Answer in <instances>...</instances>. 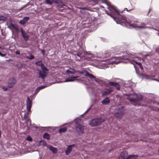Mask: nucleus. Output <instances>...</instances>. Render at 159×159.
<instances>
[{"mask_svg":"<svg viewBox=\"0 0 159 159\" xmlns=\"http://www.w3.org/2000/svg\"><path fill=\"white\" fill-rule=\"evenodd\" d=\"M107 6L108 9L111 12L110 13H109L108 11H106V14L109 15L111 17L113 18L117 24H120L122 25H125L129 27H132L137 29L146 28L152 29L150 27H146V25L144 23H142L140 24L135 23L132 24L131 21L129 22L127 21L124 16L120 15L118 11L114 6L112 5L110 3L108 4Z\"/></svg>","mask_w":159,"mask_h":159,"instance_id":"1","label":"nucleus"},{"mask_svg":"<svg viewBox=\"0 0 159 159\" xmlns=\"http://www.w3.org/2000/svg\"><path fill=\"white\" fill-rule=\"evenodd\" d=\"M131 57L130 56H129L128 55L126 54L124 55L123 57H115L112 59V61L109 60H105V62L102 61L101 63V65H103V66L102 68L105 69L106 68L108 67L107 65L110 64H113L115 63L117 64L120 62H122L124 63H128L130 62L134 64L133 62H135L136 64L140 66V68L143 69V67L142 66L141 63L140 62H137L136 60L135 59V58H131Z\"/></svg>","mask_w":159,"mask_h":159,"instance_id":"2","label":"nucleus"},{"mask_svg":"<svg viewBox=\"0 0 159 159\" xmlns=\"http://www.w3.org/2000/svg\"><path fill=\"white\" fill-rule=\"evenodd\" d=\"M128 97L127 99L133 103L134 105H135V102L141 100L143 99V96L141 95H138L137 94L134 93L133 94H129L127 95Z\"/></svg>","mask_w":159,"mask_h":159,"instance_id":"3","label":"nucleus"},{"mask_svg":"<svg viewBox=\"0 0 159 159\" xmlns=\"http://www.w3.org/2000/svg\"><path fill=\"white\" fill-rule=\"evenodd\" d=\"M76 121V129L79 134H82L83 133L84 126L80 119H77Z\"/></svg>","mask_w":159,"mask_h":159,"instance_id":"4","label":"nucleus"},{"mask_svg":"<svg viewBox=\"0 0 159 159\" xmlns=\"http://www.w3.org/2000/svg\"><path fill=\"white\" fill-rule=\"evenodd\" d=\"M103 119L98 118L92 119L89 122V125L92 126H96L104 122Z\"/></svg>","mask_w":159,"mask_h":159,"instance_id":"5","label":"nucleus"},{"mask_svg":"<svg viewBox=\"0 0 159 159\" xmlns=\"http://www.w3.org/2000/svg\"><path fill=\"white\" fill-rule=\"evenodd\" d=\"M136 157V155H129L127 157V153L126 152H122L120 153L118 159H128L129 158L134 159Z\"/></svg>","mask_w":159,"mask_h":159,"instance_id":"6","label":"nucleus"},{"mask_svg":"<svg viewBox=\"0 0 159 159\" xmlns=\"http://www.w3.org/2000/svg\"><path fill=\"white\" fill-rule=\"evenodd\" d=\"M120 107H120H119L118 110H116L115 111V115L118 118L121 117L124 113L123 108H122L121 106Z\"/></svg>","mask_w":159,"mask_h":159,"instance_id":"7","label":"nucleus"},{"mask_svg":"<svg viewBox=\"0 0 159 159\" xmlns=\"http://www.w3.org/2000/svg\"><path fill=\"white\" fill-rule=\"evenodd\" d=\"M79 77L78 76H71L66 79L65 80L61 82H74L77 80V78Z\"/></svg>","mask_w":159,"mask_h":159,"instance_id":"8","label":"nucleus"},{"mask_svg":"<svg viewBox=\"0 0 159 159\" xmlns=\"http://www.w3.org/2000/svg\"><path fill=\"white\" fill-rule=\"evenodd\" d=\"M77 55L80 58L82 57H87V55H89L90 57H92L93 55L91 53H88L87 52L84 51L82 53H79L77 54Z\"/></svg>","mask_w":159,"mask_h":159,"instance_id":"9","label":"nucleus"},{"mask_svg":"<svg viewBox=\"0 0 159 159\" xmlns=\"http://www.w3.org/2000/svg\"><path fill=\"white\" fill-rule=\"evenodd\" d=\"M16 82V80L13 78H10L8 82L9 86L10 88L12 87Z\"/></svg>","mask_w":159,"mask_h":159,"instance_id":"10","label":"nucleus"},{"mask_svg":"<svg viewBox=\"0 0 159 159\" xmlns=\"http://www.w3.org/2000/svg\"><path fill=\"white\" fill-rule=\"evenodd\" d=\"M27 109L28 112L31 111V108L32 106V101L29 98H28L27 99Z\"/></svg>","mask_w":159,"mask_h":159,"instance_id":"11","label":"nucleus"},{"mask_svg":"<svg viewBox=\"0 0 159 159\" xmlns=\"http://www.w3.org/2000/svg\"><path fill=\"white\" fill-rule=\"evenodd\" d=\"M39 77L44 79L47 75V72L45 71H41V70H39Z\"/></svg>","mask_w":159,"mask_h":159,"instance_id":"12","label":"nucleus"},{"mask_svg":"<svg viewBox=\"0 0 159 159\" xmlns=\"http://www.w3.org/2000/svg\"><path fill=\"white\" fill-rule=\"evenodd\" d=\"M52 2L57 4V5L59 8L62 7L65 5L64 4L61 0H52Z\"/></svg>","mask_w":159,"mask_h":159,"instance_id":"13","label":"nucleus"},{"mask_svg":"<svg viewBox=\"0 0 159 159\" xmlns=\"http://www.w3.org/2000/svg\"><path fill=\"white\" fill-rule=\"evenodd\" d=\"M84 75L86 76L89 77L90 79H92V80H94L96 81H97L96 77L92 74H89L87 72H84Z\"/></svg>","mask_w":159,"mask_h":159,"instance_id":"14","label":"nucleus"},{"mask_svg":"<svg viewBox=\"0 0 159 159\" xmlns=\"http://www.w3.org/2000/svg\"><path fill=\"white\" fill-rule=\"evenodd\" d=\"M75 144L68 146L67 149L65 151V153L67 155H69L71 151L72 148L75 147Z\"/></svg>","mask_w":159,"mask_h":159,"instance_id":"15","label":"nucleus"},{"mask_svg":"<svg viewBox=\"0 0 159 159\" xmlns=\"http://www.w3.org/2000/svg\"><path fill=\"white\" fill-rule=\"evenodd\" d=\"M21 32L25 40L27 41L29 39V37L28 35L23 30H21Z\"/></svg>","mask_w":159,"mask_h":159,"instance_id":"16","label":"nucleus"},{"mask_svg":"<svg viewBox=\"0 0 159 159\" xmlns=\"http://www.w3.org/2000/svg\"><path fill=\"white\" fill-rule=\"evenodd\" d=\"M109 84L111 86H115L118 90H119L120 89V86L117 83L110 81L109 82Z\"/></svg>","mask_w":159,"mask_h":159,"instance_id":"17","label":"nucleus"},{"mask_svg":"<svg viewBox=\"0 0 159 159\" xmlns=\"http://www.w3.org/2000/svg\"><path fill=\"white\" fill-rule=\"evenodd\" d=\"M47 148L53 153H56L57 152V148L52 147L51 146H48Z\"/></svg>","mask_w":159,"mask_h":159,"instance_id":"18","label":"nucleus"},{"mask_svg":"<svg viewBox=\"0 0 159 159\" xmlns=\"http://www.w3.org/2000/svg\"><path fill=\"white\" fill-rule=\"evenodd\" d=\"M29 17H25L22 20L20 21V23L21 25H23L29 20Z\"/></svg>","mask_w":159,"mask_h":159,"instance_id":"19","label":"nucleus"},{"mask_svg":"<svg viewBox=\"0 0 159 159\" xmlns=\"http://www.w3.org/2000/svg\"><path fill=\"white\" fill-rule=\"evenodd\" d=\"M76 71L74 69L70 68L69 69L67 70H66V73L67 74H74L76 72Z\"/></svg>","mask_w":159,"mask_h":159,"instance_id":"20","label":"nucleus"},{"mask_svg":"<svg viewBox=\"0 0 159 159\" xmlns=\"http://www.w3.org/2000/svg\"><path fill=\"white\" fill-rule=\"evenodd\" d=\"M110 102L109 98H107L103 100L102 102V104L104 105H107Z\"/></svg>","mask_w":159,"mask_h":159,"instance_id":"21","label":"nucleus"},{"mask_svg":"<svg viewBox=\"0 0 159 159\" xmlns=\"http://www.w3.org/2000/svg\"><path fill=\"white\" fill-rule=\"evenodd\" d=\"M112 91V90L111 89H108L106 91H105L103 93H102L103 96H106L107 95L110 93Z\"/></svg>","mask_w":159,"mask_h":159,"instance_id":"22","label":"nucleus"},{"mask_svg":"<svg viewBox=\"0 0 159 159\" xmlns=\"http://www.w3.org/2000/svg\"><path fill=\"white\" fill-rule=\"evenodd\" d=\"M67 130V128L66 127L62 128H61L60 129H59V133H61L62 132H65Z\"/></svg>","mask_w":159,"mask_h":159,"instance_id":"23","label":"nucleus"},{"mask_svg":"<svg viewBox=\"0 0 159 159\" xmlns=\"http://www.w3.org/2000/svg\"><path fill=\"white\" fill-rule=\"evenodd\" d=\"M41 68L42 69V70L41 71H45L46 72L48 71V70L47 68L43 65L42 66Z\"/></svg>","mask_w":159,"mask_h":159,"instance_id":"24","label":"nucleus"},{"mask_svg":"<svg viewBox=\"0 0 159 159\" xmlns=\"http://www.w3.org/2000/svg\"><path fill=\"white\" fill-rule=\"evenodd\" d=\"M43 137L45 139H50L49 134L48 133H45L43 135Z\"/></svg>","mask_w":159,"mask_h":159,"instance_id":"25","label":"nucleus"},{"mask_svg":"<svg viewBox=\"0 0 159 159\" xmlns=\"http://www.w3.org/2000/svg\"><path fill=\"white\" fill-rule=\"evenodd\" d=\"M36 64L38 66H41L43 65L42 62L41 61L35 62Z\"/></svg>","mask_w":159,"mask_h":159,"instance_id":"26","label":"nucleus"},{"mask_svg":"<svg viewBox=\"0 0 159 159\" xmlns=\"http://www.w3.org/2000/svg\"><path fill=\"white\" fill-rule=\"evenodd\" d=\"M46 87V86H42L38 88L36 90V91L38 92L40 89L44 88Z\"/></svg>","mask_w":159,"mask_h":159,"instance_id":"27","label":"nucleus"},{"mask_svg":"<svg viewBox=\"0 0 159 159\" xmlns=\"http://www.w3.org/2000/svg\"><path fill=\"white\" fill-rule=\"evenodd\" d=\"M10 88L9 87V85L7 86H4L2 87V88L3 89V90H4V91H6L8 89Z\"/></svg>","mask_w":159,"mask_h":159,"instance_id":"28","label":"nucleus"},{"mask_svg":"<svg viewBox=\"0 0 159 159\" xmlns=\"http://www.w3.org/2000/svg\"><path fill=\"white\" fill-rule=\"evenodd\" d=\"M6 19V17L0 15V21L4 20Z\"/></svg>","mask_w":159,"mask_h":159,"instance_id":"29","label":"nucleus"},{"mask_svg":"<svg viewBox=\"0 0 159 159\" xmlns=\"http://www.w3.org/2000/svg\"><path fill=\"white\" fill-rule=\"evenodd\" d=\"M110 53H105V55L102 57H106L109 56Z\"/></svg>","mask_w":159,"mask_h":159,"instance_id":"30","label":"nucleus"},{"mask_svg":"<svg viewBox=\"0 0 159 159\" xmlns=\"http://www.w3.org/2000/svg\"><path fill=\"white\" fill-rule=\"evenodd\" d=\"M45 2L46 4H51L52 3V2L50 0H45Z\"/></svg>","mask_w":159,"mask_h":159,"instance_id":"31","label":"nucleus"},{"mask_svg":"<svg viewBox=\"0 0 159 159\" xmlns=\"http://www.w3.org/2000/svg\"><path fill=\"white\" fill-rule=\"evenodd\" d=\"M28 115V113H25V114H24V119L25 120H26L27 119H28V120H29V118H28L27 117V116Z\"/></svg>","mask_w":159,"mask_h":159,"instance_id":"32","label":"nucleus"},{"mask_svg":"<svg viewBox=\"0 0 159 159\" xmlns=\"http://www.w3.org/2000/svg\"><path fill=\"white\" fill-rule=\"evenodd\" d=\"M26 139L29 141H31L32 140V138L30 136H28L26 138Z\"/></svg>","mask_w":159,"mask_h":159,"instance_id":"33","label":"nucleus"},{"mask_svg":"<svg viewBox=\"0 0 159 159\" xmlns=\"http://www.w3.org/2000/svg\"><path fill=\"white\" fill-rule=\"evenodd\" d=\"M6 55V53H2L0 52V56L2 57H4Z\"/></svg>","mask_w":159,"mask_h":159,"instance_id":"34","label":"nucleus"},{"mask_svg":"<svg viewBox=\"0 0 159 159\" xmlns=\"http://www.w3.org/2000/svg\"><path fill=\"white\" fill-rule=\"evenodd\" d=\"M27 58L30 59H32L34 58V57L33 56L31 55L30 57H27Z\"/></svg>","mask_w":159,"mask_h":159,"instance_id":"35","label":"nucleus"},{"mask_svg":"<svg viewBox=\"0 0 159 159\" xmlns=\"http://www.w3.org/2000/svg\"><path fill=\"white\" fill-rule=\"evenodd\" d=\"M15 53L16 54H20V52L19 51H16L15 52Z\"/></svg>","mask_w":159,"mask_h":159,"instance_id":"36","label":"nucleus"},{"mask_svg":"<svg viewBox=\"0 0 159 159\" xmlns=\"http://www.w3.org/2000/svg\"><path fill=\"white\" fill-rule=\"evenodd\" d=\"M41 52L42 53L43 55H44L45 52V51L44 50H42Z\"/></svg>","mask_w":159,"mask_h":159,"instance_id":"37","label":"nucleus"},{"mask_svg":"<svg viewBox=\"0 0 159 159\" xmlns=\"http://www.w3.org/2000/svg\"><path fill=\"white\" fill-rule=\"evenodd\" d=\"M77 72H79V73H82V74H83L84 73L83 72H82V71H77Z\"/></svg>","mask_w":159,"mask_h":159,"instance_id":"38","label":"nucleus"},{"mask_svg":"<svg viewBox=\"0 0 159 159\" xmlns=\"http://www.w3.org/2000/svg\"><path fill=\"white\" fill-rule=\"evenodd\" d=\"M0 49H5V48H1V47L0 46Z\"/></svg>","mask_w":159,"mask_h":159,"instance_id":"39","label":"nucleus"},{"mask_svg":"<svg viewBox=\"0 0 159 159\" xmlns=\"http://www.w3.org/2000/svg\"><path fill=\"white\" fill-rule=\"evenodd\" d=\"M148 55H148H148H146V56H145V57H147V56H148Z\"/></svg>","mask_w":159,"mask_h":159,"instance_id":"40","label":"nucleus"},{"mask_svg":"<svg viewBox=\"0 0 159 159\" xmlns=\"http://www.w3.org/2000/svg\"><path fill=\"white\" fill-rule=\"evenodd\" d=\"M146 79H148V78L147 77V78H146Z\"/></svg>","mask_w":159,"mask_h":159,"instance_id":"41","label":"nucleus"},{"mask_svg":"<svg viewBox=\"0 0 159 159\" xmlns=\"http://www.w3.org/2000/svg\"><path fill=\"white\" fill-rule=\"evenodd\" d=\"M158 35H159V33H158Z\"/></svg>","mask_w":159,"mask_h":159,"instance_id":"42","label":"nucleus"}]
</instances>
